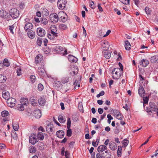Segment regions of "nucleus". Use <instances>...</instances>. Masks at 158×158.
I'll use <instances>...</instances> for the list:
<instances>
[{
    "label": "nucleus",
    "instance_id": "nucleus-38",
    "mask_svg": "<svg viewBox=\"0 0 158 158\" xmlns=\"http://www.w3.org/2000/svg\"><path fill=\"white\" fill-rule=\"evenodd\" d=\"M69 77H66L63 78L62 80V82L64 84L68 82L69 81Z\"/></svg>",
    "mask_w": 158,
    "mask_h": 158
},
{
    "label": "nucleus",
    "instance_id": "nucleus-4",
    "mask_svg": "<svg viewBox=\"0 0 158 158\" xmlns=\"http://www.w3.org/2000/svg\"><path fill=\"white\" fill-rule=\"evenodd\" d=\"M7 103L9 106L12 107L15 106L16 103V100L14 98H9L7 100Z\"/></svg>",
    "mask_w": 158,
    "mask_h": 158
},
{
    "label": "nucleus",
    "instance_id": "nucleus-24",
    "mask_svg": "<svg viewBox=\"0 0 158 158\" xmlns=\"http://www.w3.org/2000/svg\"><path fill=\"white\" fill-rule=\"evenodd\" d=\"M2 96L5 99H7L9 98L10 94L8 92L5 91H3L2 92Z\"/></svg>",
    "mask_w": 158,
    "mask_h": 158
},
{
    "label": "nucleus",
    "instance_id": "nucleus-2",
    "mask_svg": "<svg viewBox=\"0 0 158 158\" xmlns=\"http://www.w3.org/2000/svg\"><path fill=\"white\" fill-rule=\"evenodd\" d=\"M9 14L13 19H15L17 18L19 16V11L16 9L13 8L10 10Z\"/></svg>",
    "mask_w": 158,
    "mask_h": 158
},
{
    "label": "nucleus",
    "instance_id": "nucleus-29",
    "mask_svg": "<svg viewBox=\"0 0 158 158\" xmlns=\"http://www.w3.org/2000/svg\"><path fill=\"white\" fill-rule=\"evenodd\" d=\"M39 104L41 106L44 105L46 102L45 98L43 97H40L38 100Z\"/></svg>",
    "mask_w": 158,
    "mask_h": 158
},
{
    "label": "nucleus",
    "instance_id": "nucleus-59",
    "mask_svg": "<svg viewBox=\"0 0 158 158\" xmlns=\"http://www.w3.org/2000/svg\"><path fill=\"white\" fill-rule=\"evenodd\" d=\"M22 102H23V104L24 105H27L28 103V99L26 98H25L23 100Z\"/></svg>",
    "mask_w": 158,
    "mask_h": 158
},
{
    "label": "nucleus",
    "instance_id": "nucleus-43",
    "mask_svg": "<svg viewBox=\"0 0 158 158\" xmlns=\"http://www.w3.org/2000/svg\"><path fill=\"white\" fill-rule=\"evenodd\" d=\"M41 23L44 25H46L48 23L47 19L45 18H41Z\"/></svg>",
    "mask_w": 158,
    "mask_h": 158
},
{
    "label": "nucleus",
    "instance_id": "nucleus-7",
    "mask_svg": "<svg viewBox=\"0 0 158 158\" xmlns=\"http://www.w3.org/2000/svg\"><path fill=\"white\" fill-rule=\"evenodd\" d=\"M113 112L114 116L118 119L121 120L122 119V115L120 113L118 110H113Z\"/></svg>",
    "mask_w": 158,
    "mask_h": 158
},
{
    "label": "nucleus",
    "instance_id": "nucleus-42",
    "mask_svg": "<svg viewBox=\"0 0 158 158\" xmlns=\"http://www.w3.org/2000/svg\"><path fill=\"white\" fill-rule=\"evenodd\" d=\"M36 152L35 148L34 146L31 147L29 148V152L30 153H34Z\"/></svg>",
    "mask_w": 158,
    "mask_h": 158
},
{
    "label": "nucleus",
    "instance_id": "nucleus-10",
    "mask_svg": "<svg viewBox=\"0 0 158 158\" xmlns=\"http://www.w3.org/2000/svg\"><path fill=\"white\" fill-rule=\"evenodd\" d=\"M54 127L52 124H49L46 127V131L49 134H52L54 132Z\"/></svg>",
    "mask_w": 158,
    "mask_h": 158
},
{
    "label": "nucleus",
    "instance_id": "nucleus-51",
    "mask_svg": "<svg viewBox=\"0 0 158 158\" xmlns=\"http://www.w3.org/2000/svg\"><path fill=\"white\" fill-rule=\"evenodd\" d=\"M67 128H70L71 124V121L70 118H68L67 122Z\"/></svg>",
    "mask_w": 158,
    "mask_h": 158
},
{
    "label": "nucleus",
    "instance_id": "nucleus-21",
    "mask_svg": "<svg viewBox=\"0 0 158 158\" xmlns=\"http://www.w3.org/2000/svg\"><path fill=\"white\" fill-rule=\"evenodd\" d=\"M68 59L69 61L71 62H76L77 61V59L72 55H69Z\"/></svg>",
    "mask_w": 158,
    "mask_h": 158
},
{
    "label": "nucleus",
    "instance_id": "nucleus-1",
    "mask_svg": "<svg viewBox=\"0 0 158 158\" xmlns=\"http://www.w3.org/2000/svg\"><path fill=\"white\" fill-rule=\"evenodd\" d=\"M63 14H64L63 12L62 11L59 12L58 14L56 13L51 14L49 16L50 21L53 23H57L58 21L59 16Z\"/></svg>",
    "mask_w": 158,
    "mask_h": 158
},
{
    "label": "nucleus",
    "instance_id": "nucleus-44",
    "mask_svg": "<svg viewBox=\"0 0 158 158\" xmlns=\"http://www.w3.org/2000/svg\"><path fill=\"white\" fill-rule=\"evenodd\" d=\"M8 114V112L6 110L3 111L1 113L2 116L3 117H5L7 116Z\"/></svg>",
    "mask_w": 158,
    "mask_h": 158
},
{
    "label": "nucleus",
    "instance_id": "nucleus-46",
    "mask_svg": "<svg viewBox=\"0 0 158 158\" xmlns=\"http://www.w3.org/2000/svg\"><path fill=\"white\" fill-rule=\"evenodd\" d=\"M68 129L67 131V135L68 137H70L72 133L71 129L70 128H68Z\"/></svg>",
    "mask_w": 158,
    "mask_h": 158
},
{
    "label": "nucleus",
    "instance_id": "nucleus-64",
    "mask_svg": "<svg viewBox=\"0 0 158 158\" xmlns=\"http://www.w3.org/2000/svg\"><path fill=\"white\" fill-rule=\"evenodd\" d=\"M65 156L66 158H69V152L66 151L65 152Z\"/></svg>",
    "mask_w": 158,
    "mask_h": 158
},
{
    "label": "nucleus",
    "instance_id": "nucleus-22",
    "mask_svg": "<svg viewBox=\"0 0 158 158\" xmlns=\"http://www.w3.org/2000/svg\"><path fill=\"white\" fill-rule=\"evenodd\" d=\"M27 31V34L29 38L33 39L35 37V34L34 31L31 30Z\"/></svg>",
    "mask_w": 158,
    "mask_h": 158
},
{
    "label": "nucleus",
    "instance_id": "nucleus-32",
    "mask_svg": "<svg viewBox=\"0 0 158 158\" xmlns=\"http://www.w3.org/2000/svg\"><path fill=\"white\" fill-rule=\"evenodd\" d=\"M37 140H42L44 139V136L42 132H39L37 136Z\"/></svg>",
    "mask_w": 158,
    "mask_h": 158
},
{
    "label": "nucleus",
    "instance_id": "nucleus-54",
    "mask_svg": "<svg viewBox=\"0 0 158 158\" xmlns=\"http://www.w3.org/2000/svg\"><path fill=\"white\" fill-rule=\"evenodd\" d=\"M17 73L18 76H19L21 75V69L20 68H18L17 69Z\"/></svg>",
    "mask_w": 158,
    "mask_h": 158
},
{
    "label": "nucleus",
    "instance_id": "nucleus-28",
    "mask_svg": "<svg viewBox=\"0 0 158 158\" xmlns=\"http://www.w3.org/2000/svg\"><path fill=\"white\" fill-rule=\"evenodd\" d=\"M124 46L126 50H129L131 49V46L128 40L125 41Z\"/></svg>",
    "mask_w": 158,
    "mask_h": 158
},
{
    "label": "nucleus",
    "instance_id": "nucleus-34",
    "mask_svg": "<svg viewBox=\"0 0 158 158\" xmlns=\"http://www.w3.org/2000/svg\"><path fill=\"white\" fill-rule=\"evenodd\" d=\"M42 57L40 54L38 55L35 58V61L37 63H39L42 60Z\"/></svg>",
    "mask_w": 158,
    "mask_h": 158
},
{
    "label": "nucleus",
    "instance_id": "nucleus-9",
    "mask_svg": "<svg viewBox=\"0 0 158 158\" xmlns=\"http://www.w3.org/2000/svg\"><path fill=\"white\" fill-rule=\"evenodd\" d=\"M0 16L3 19H6L9 17V15L8 12L3 10H0Z\"/></svg>",
    "mask_w": 158,
    "mask_h": 158
},
{
    "label": "nucleus",
    "instance_id": "nucleus-56",
    "mask_svg": "<svg viewBox=\"0 0 158 158\" xmlns=\"http://www.w3.org/2000/svg\"><path fill=\"white\" fill-rule=\"evenodd\" d=\"M75 69L74 70V71H73L72 72H71V74L72 75H74L77 74L78 72V69L77 68H74Z\"/></svg>",
    "mask_w": 158,
    "mask_h": 158
},
{
    "label": "nucleus",
    "instance_id": "nucleus-27",
    "mask_svg": "<svg viewBox=\"0 0 158 158\" xmlns=\"http://www.w3.org/2000/svg\"><path fill=\"white\" fill-rule=\"evenodd\" d=\"M64 49L60 46H57L55 48V51L56 52L59 53L61 52L62 51H64Z\"/></svg>",
    "mask_w": 158,
    "mask_h": 158
},
{
    "label": "nucleus",
    "instance_id": "nucleus-60",
    "mask_svg": "<svg viewBox=\"0 0 158 158\" xmlns=\"http://www.w3.org/2000/svg\"><path fill=\"white\" fill-rule=\"evenodd\" d=\"M130 0H123L122 2L126 5H128L129 4Z\"/></svg>",
    "mask_w": 158,
    "mask_h": 158
},
{
    "label": "nucleus",
    "instance_id": "nucleus-49",
    "mask_svg": "<svg viewBox=\"0 0 158 158\" xmlns=\"http://www.w3.org/2000/svg\"><path fill=\"white\" fill-rule=\"evenodd\" d=\"M77 81L76 80L73 84V85H75L74 87V89H76L77 88V85L78 88H79L80 86V85L79 84L80 83L79 81Z\"/></svg>",
    "mask_w": 158,
    "mask_h": 158
},
{
    "label": "nucleus",
    "instance_id": "nucleus-14",
    "mask_svg": "<svg viewBox=\"0 0 158 158\" xmlns=\"http://www.w3.org/2000/svg\"><path fill=\"white\" fill-rule=\"evenodd\" d=\"M138 91L139 94L141 97H143L145 95V92L144 89L143 87L141 85H140Z\"/></svg>",
    "mask_w": 158,
    "mask_h": 158
},
{
    "label": "nucleus",
    "instance_id": "nucleus-18",
    "mask_svg": "<svg viewBox=\"0 0 158 158\" xmlns=\"http://www.w3.org/2000/svg\"><path fill=\"white\" fill-rule=\"evenodd\" d=\"M41 111L39 109H36L34 111V116L37 118H39L41 116Z\"/></svg>",
    "mask_w": 158,
    "mask_h": 158
},
{
    "label": "nucleus",
    "instance_id": "nucleus-17",
    "mask_svg": "<svg viewBox=\"0 0 158 158\" xmlns=\"http://www.w3.org/2000/svg\"><path fill=\"white\" fill-rule=\"evenodd\" d=\"M111 156V153L108 150L105 151V153H102V158H110Z\"/></svg>",
    "mask_w": 158,
    "mask_h": 158
},
{
    "label": "nucleus",
    "instance_id": "nucleus-55",
    "mask_svg": "<svg viewBox=\"0 0 158 158\" xmlns=\"http://www.w3.org/2000/svg\"><path fill=\"white\" fill-rule=\"evenodd\" d=\"M145 10L147 14L148 15L150 14L151 10L148 7H146L145 9Z\"/></svg>",
    "mask_w": 158,
    "mask_h": 158
},
{
    "label": "nucleus",
    "instance_id": "nucleus-35",
    "mask_svg": "<svg viewBox=\"0 0 158 158\" xmlns=\"http://www.w3.org/2000/svg\"><path fill=\"white\" fill-rule=\"evenodd\" d=\"M19 125L17 122L14 123L13 124V127L15 131H17L19 129Z\"/></svg>",
    "mask_w": 158,
    "mask_h": 158
},
{
    "label": "nucleus",
    "instance_id": "nucleus-11",
    "mask_svg": "<svg viewBox=\"0 0 158 158\" xmlns=\"http://www.w3.org/2000/svg\"><path fill=\"white\" fill-rule=\"evenodd\" d=\"M38 141L35 135L30 136L29 138V142L32 144H35Z\"/></svg>",
    "mask_w": 158,
    "mask_h": 158
},
{
    "label": "nucleus",
    "instance_id": "nucleus-58",
    "mask_svg": "<svg viewBox=\"0 0 158 158\" xmlns=\"http://www.w3.org/2000/svg\"><path fill=\"white\" fill-rule=\"evenodd\" d=\"M30 78L32 83H34L35 81V76L34 75H31L30 76Z\"/></svg>",
    "mask_w": 158,
    "mask_h": 158
},
{
    "label": "nucleus",
    "instance_id": "nucleus-47",
    "mask_svg": "<svg viewBox=\"0 0 158 158\" xmlns=\"http://www.w3.org/2000/svg\"><path fill=\"white\" fill-rule=\"evenodd\" d=\"M6 78L3 75L0 76V82H4L6 81Z\"/></svg>",
    "mask_w": 158,
    "mask_h": 158
},
{
    "label": "nucleus",
    "instance_id": "nucleus-36",
    "mask_svg": "<svg viewBox=\"0 0 158 158\" xmlns=\"http://www.w3.org/2000/svg\"><path fill=\"white\" fill-rule=\"evenodd\" d=\"M58 120L60 123H63L65 121L66 119L62 115H60L58 117Z\"/></svg>",
    "mask_w": 158,
    "mask_h": 158
},
{
    "label": "nucleus",
    "instance_id": "nucleus-57",
    "mask_svg": "<svg viewBox=\"0 0 158 158\" xmlns=\"http://www.w3.org/2000/svg\"><path fill=\"white\" fill-rule=\"evenodd\" d=\"M50 32L51 33V34L53 35V38L54 37V36L57 37L58 36V34L56 32H55V31H52V30H51Z\"/></svg>",
    "mask_w": 158,
    "mask_h": 158
},
{
    "label": "nucleus",
    "instance_id": "nucleus-61",
    "mask_svg": "<svg viewBox=\"0 0 158 158\" xmlns=\"http://www.w3.org/2000/svg\"><path fill=\"white\" fill-rule=\"evenodd\" d=\"M14 28V27L13 25L10 26H9V29L10 30L11 33L13 34H14V32L13 31Z\"/></svg>",
    "mask_w": 158,
    "mask_h": 158
},
{
    "label": "nucleus",
    "instance_id": "nucleus-12",
    "mask_svg": "<svg viewBox=\"0 0 158 158\" xmlns=\"http://www.w3.org/2000/svg\"><path fill=\"white\" fill-rule=\"evenodd\" d=\"M33 27V25L30 22L26 23L25 25L24 29L26 31H28L31 30Z\"/></svg>",
    "mask_w": 158,
    "mask_h": 158
},
{
    "label": "nucleus",
    "instance_id": "nucleus-63",
    "mask_svg": "<svg viewBox=\"0 0 158 158\" xmlns=\"http://www.w3.org/2000/svg\"><path fill=\"white\" fill-rule=\"evenodd\" d=\"M102 153L101 154L99 153H98L96 154V157L97 158H102Z\"/></svg>",
    "mask_w": 158,
    "mask_h": 158
},
{
    "label": "nucleus",
    "instance_id": "nucleus-5",
    "mask_svg": "<svg viewBox=\"0 0 158 158\" xmlns=\"http://www.w3.org/2000/svg\"><path fill=\"white\" fill-rule=\"evenodd\" d=\"M66 3V0H59L57 2V6L60 9H63L65 7Z\"/></svg>",
    "mask_w": 158,
    "mask_h": 158
},
{
    "label": "nucleus",
    "instance_id": "nucleus-3",
    "mask_svg": "<svg viewBox=\"0 0 158 158\" xmlns=\"http://www.w3.org/2000/svg\"><path fill=\"white\" fill-rule=\"evenodd\" d=\"M120 71V69L119 68H114L112 71V74L114 79H118L120 77V74L119 73Z\"/></svg>",
    "mask_w": 158,
    "mask_h": 158
},
{
    "label": "nucleus",
    "instance_id": "nucleus-48",
    "mask_svg": "<svg viewBox=\"0 0 158 158\" xmlns=\"http://www.w3.org/2000/svg\"><path fill=\"white\" fill-rule=\"evenodd\" d=\"M89 6L92 9H94L95 7V5L93 1H91L89 2Z\"/></svg>",
    "mask_w": 158,
    "mask_h": 158
},
{
    "label": "nucleus",
    "instance_id": "nucleus-45",
    "mask_svg": "<svg viewBox=\"0 0 158 158\" xmlns=\"http://www.w3.org/2000/svg\"><path fill=\"white\" fill-rule=\"evenodd\" d=\"M19 111H23L24 110V107L22 104H19L17 107Z\"/></svg>",
    "mask_w": 158,
    "mask_h": 158
},
{
    "label": "nucleus",
    "instance_id": "nucleus-53",
    "mask_svg": "<svg viewBox=\"0 0 158 158\" xmlns=\"http://www.w3.org/2000/svg\"><path fill=\"white\" fill-rule=\"evenodd\" d=\"M42 40L41 38H38L37 41V44L39 46L41 45Z\"/></svg>",
    "mask_w": 158,
    "mask_h": 158
},
{
    "label": "nucleus",
    "instance_id": "nucleus-23",
    "mask_svg": "<svg viewBox=\"0 0 158 158\" xmlns=\"http://www.w3.org/2000/svg\"><path fill=\"white\" fill-rule=\"evenodd\" d=\"M104 56L107 59L110 58L111 54L110 52L107 50H104L103 52Z\"/></svg>",
    "mask_w": 158,
    "mask_h": 158
},
{
    "label": "nucleus",
    "instance_id": "nucleus-39",
    "mask_svg": "<svg viewBox=\"0 0 158 158\" xmlns=\"http://www.w3.org/2000/svg\"><path fill=\"white\" fill-rule=\"evenodd\" d=\"M122 150V147L121 146H118L117 151V155L118 157H120L121 155V151Z\"/></svg>",
    "mask_w": 158,
    "mask_h": 158
},
{
    "label": "nucleus",
    "instance_id": "nucleus-25",
    "mask_svg": "<svg viewBox=\"0 0 158 158\" xmlns=\"http://www.w3.org/2000/svg\"><path fill=\"white\" fill-rule=\"evenodd\" d=\"M140 64L144 67H146L149 64V61L147 60L143 59L140 63Z\"/></svg>",
    "mask_w": 158,
    "mask_h": 158
},
{
    "label": "nucleus",
    "instance_id": "nucleus-50",
    "mask_svg": "<svg viewBox=\"0 0 158 158\" xmlns=\"http://www.w3.org/2000/svg\"><path fill=\"white\" fill-rule=\"evenodd\" d=\"M44 89V86L41 84H39L38 85V89L40 91H42Z\"/></svg>",
    "mask_w": 158,
    "mask_h": 158
},
{
    "label": "nucleus",
    "instance_id": "nucleus-19",
    "mask_svg": "<svg viewBox=\"0 0 158 158\" xmlns=\"http://www.w3.org/2000/svg\"><path fill=\"white\" fill-rule=\"evenodd\" d=\"M110 148L113 151L115 150L117 148V144L113 142H111L109 143Z\"/></svg>",
    "mask_w": 158,
    "mask_h": 158
},
{
    "label": "nucleus",
    "instance_id": "nucleus-16",
    "mask_svg": "<svg viewBox=\"0 0 158 158\" xmlns=\"http://www.w3.org/2000/svg\"><path fill=\"white\" fill-rule=\"evenodd\" d=\"M107 150V147L104 145H101L98 147L97 150L98 152H102L104 151Z\"/></svg>",
    "mask_w": 158,
    "mask_h": 158
},
{
    "label": "nucleus",
    "instance_id": "nucleus-41",
    "mask_svg": "<svg viewBox=\"0 0 158 158\" xmlns=\"http://www.w3.org/2000/svg\"><path fill=\"white\" fill-rule=\"evenodd\" d=\"M3 64L6 66L8 67L10 65V64L7 59H5L3 61Z\"/></svg>",
    "mask_w": 158,
    "mask_h": 158
},
{
    "label": "nucleus",
    "instance_id": "nucleus-40",
    "mask_svg": "<svg viewBox=\"0 0 158 158\" xmlns=\"http://www.w3.org/2000/svg\"><path fill=\"white\" fill-rule=\"evenodd\" d=\"M129 143V141L128 140H127V139H125L123 141V147H126L128 144Z\"/></svg>",
    "mask_w": 158,
    "mask_h": 158
},
{
    "label": "nucleus",
    "instance_id": "nucleus-8",
    "mask_svg": "<svg viewBox=\"0 0 158 158\" xmlns=\"http://www.w3.org/2000/svg\"><path fill=\"white\" fill-rule=\"evenodd\" d=\"M37 34L40 36H43L45 34V30L41 27L38 28L36 30Z\"/></svg>",
    "mask_w": 158,
    "mask_h": 158
},
{
    "label": "nucleus",
    "instance_id": "nucleus-52",
    "mask_svg": "<svg viewBox=\"0 0 158 158\" xmlns=\"http://www.w3.org/2000/svg\"><path fill=\"white\" fill-rule=\"evenodd\" d=\"M143 104H147L148 103V98L147 97H143Z\"/></svg>",
    "mask_w": 158,
    "mask_h": 158
},
{
    "label": "nucleus",
    "instance_id": "nucleus-26",
    "mask_svg": "<svg viewBox=\"0 0 158 158\" xmlns=\"http://www.w3.org/2000/svg\"><path fill=\"white\" fill-rule=\"evenodd\" d=\"M150 61L152 63H158V56L155 55L152 57L150 59Z\"/></svg>",
    "mask_w": 158,
    "mask_h": 158
},
{
    "label": "nucleus",
    "instance_id": "nucleus-37",
    "mask_svg": "<svg viewBox=\"0 0 158 158\" xmlns=\"http://www.w3.org/2000/svg\"><path fill=\"white\" fill-rule=\"evenodd\" d=\"M30 102L32 105H34L37 103L36 100L35 99L34 97H31L30 99Z\"/></svg>",
    "mask_w": 158,
    "mask_h": 158
},
{
    "label": "nucleus",
    "instance_id": "nucleus-30",
    "mask_svg": "<svg viewBox=\"0 0 158 158\" xmlns=\"http://www.w3.org/2000/svg\"><path fill=\"white\" fill-rule=\"evenodd\" d=\"M58 28L61 30L64 31L66 30L68 28V27L65 24H60L58 25Z\"/></svg>",
    "mask_w": 158,
    "mask_h": 158
},
{
    "label": "nucleus",
    "instance_id": "nucleus-20",
    "mask_svg": "<svg viewBox=\"0 0 158 158\" xmlns=\"http://www.w3.org/2000/svg\"><path fill=\"white\" fill-rule=\"evenodd\" d=\"M56 135L57 137L61 139L64 137V133L62 130H59L56 132Z\"/></svg>",
    "mask_w": 158,
    "mask_h": 158
},
{
    "label": "nucleus",
    "instance_id": "nucleus-33",
    "mask_svg": "<svg viewBox=\"0 0 158 158\" xmlns=\"http://www.w3.org/2000/svg\"><path fill=\"white\" fill-rule=\"evenodd\" d=\"M54 86L56 89H59L61 88V84L60 82L58 81H55L54 82Z\"/></svg>",
    "mask_w": 158,
    "mask_h": 158
},
{
    "label": "nucleus",
    "instance_id": "nucleus-31",
    "mask_svg": "<svg viewBox=\"0 0 158 158\" xmlns=\"http://www.w3.org/2000/svg\"><path fill=\"white\" fill-rule=\"evenodd\" d=\"M63 13L64 14L61 15L60 16H59V18H60L61 19V21L64 23L67 20V18L66 17L67 16V15L64 12Z\"/></svg>",
    "mask_w": 158,
    "mask_h": 158
},
{
    "label": "nucleus",
    "instance_id": "nucleus-62",
    "mask_svg": "<svg viewBox=\"0 0 158 158\" xmlns=\"http://www.w3.org/2000/svg\"><path fill=\"white\" fill-rule=\"evenodd\" d=\"M52 29V31H56L57 30V28L55 25H52L51 27Z\"/></svg>",
    "mask_w": 158,
    "mask_h": 158
},
{
    "label": "nucleus",
    "instance_id": "nucleus-6",
    "mask_svg": "<svg viewBox=\"0 0 158 158\" xmlns=\"http://www.w3.org/2000/svg\"><path fill=\"white\" fill-rule=\"evenodd\" d=\"M101 47L104 50H107L109 48V45L108 42L106 40H104L101 42Z\"/></svg>",
    "mask_w": 158,
    "mask_h": 158
},
{
    "label": "nucleus",
    "instance_id": "nucleus-15",
    "mask_svg": "<svg viewBox=\"0 0 158 158\" xmlns=\"http://www.w3.org/2000/svg\"><path fill=\"white\" fill-rule=\"evenodd\" d=\"M149 106L151 109L149 111V112H152V111H157L158 110V108L156 107L155 104L153 102H150L149 103Z\"/></svg>",
    "mask_w": 158,
    "mask_h": 158
},
{
    "label": "nucleus",
    "instance_id": "nucleus-13",
    "mask_svg": "<svg viewBox=\"0 0 158 158\" xmlns=\"http://www.w3.org/2000/svg\"><path fill=\"white\" fill-rule=\"evenodd\" d=\"M38 73L41 77H43L45 75L46 72L43 68L40 67L38 68Z\"/></svg>",
    "mask_w": 158,
    "mask_h": 158
}]
</instances>
